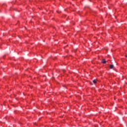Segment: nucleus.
Here are the masks:
<instances>
[{"mask_svg": "<svg viewBox=\"0 0 127 127\" xmlns=\"http://www.w3.org/2000/svg\"><path fill=\"white\" fill-rule=\"evenodd\" d=\"M106 63L107 62L106 61V60L103 59L102 61V63H103V64H106Z\"/></svg>", "mask_w": 127, "mask_h": 127, "instance_id": "nucleus-1", "label": "nucleus"}, {"mask_svg": "<svg viewBox=\"0 0 127 127\" xmlns=\"http://www.w3.org/2000/svg\"><path fill=\"white\" fill-rule=\"evenodd\" d=\"M114 64H111L110 68V69H113L114 68Z\"/></svg>", "mask_w": 127, "mask_h": 127, "instance_id": "nucleus-2", "label": "nucleus"}, {"mask_svg": "<svg viewBox=\"0 0 127 127\" xmlns=\"http://www.w3.org/2000/svg\"><path fill=\"white\" fill-rule=\"evenodd\" d=\"M93 82L94 83V84H96L97 83V79L93 80Z\"/></svg>", "mask_w": 127, "mask_h": 127, "instance_id": "nucleus-3", "label": "nucleus"}, {"mask_svg": "<svg viewBox=\"0 0 127 127\" xmlns=\"http://www.w3.org/2000/svg\"><path fill=\"white\" fill-rule=\"evenodd\" d=\"M126 56V57H127V56Z\"/></svg>", "mask_w": 127, "mask_h": 127, "instance_id": "nucleus-4", "label": "nucleus"}]
</instances>
